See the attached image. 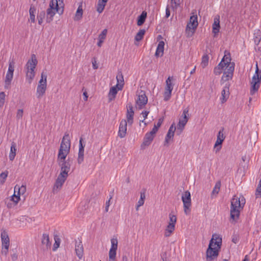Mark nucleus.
<instances>
[{"label":"nucleus","instance_id":"nucleus-1","mask_svg":"<svg viewBox=\"0 0 261 261\" xmlns=\"http://www.w3.org/2000/svg\"><path fill=\"white\" fill-rule=\"evenodd\" d=\"M70 137L69 134L66 133L62 140L58 155V161L61 167H70L69 162L65 161L70 151Z\"/></svg>","mask_w":261,"mask_h":261},{"label":"nucleus","instance_id":"nucleus-2","mask_svg":"<svg viewBox=\"0 0 261 261\" xmlns=\"http://www.w3.org/2000/svg\"><path fill=\"white\" fill-rule=\"evenodd\" d=\"M221 245L222 239L217 235L213 234L206 252L207 261H212L218 257Z\"/></svg>","mask_w":261,"mask_h":261},{"label":"nucleus","instance_id":"nucleus-3","mask_svg":"<svg viewBox=\"0 0 261 261\" xmlns=\"http://www.w3.org/2000/svg\"><path fill=\"white\" fill-rule=\"evenodd\" d=\"M246 200L243 196H234L231 200L230 218L233 220L239 219L240 211L245 205Z\"/></svg>","mask_w":261,"mask_h":261},{"label":"nucleus","instance_id":"nucleus-4","mask_svg":"<svg viewBox=\"0 0 261 261\" xmlns=\"http://www.w3.org/2000/svg\"><path fill=\"white\" fill-rule=\"evenodd\" d=\"M38 63L35 55L33 54L25 65L26 79L31 84L35 76V69Z\"/></svg>","mask_w":261,"mask_h":261},{"label":"nucleus","instance_id":"nucleus-5","mask_svg":"<svg viewBox=\"0 0 261 261\" xmlns=\"http://www.w3.org/2000/svg\"><path fill=\"white\" fill-rule=\"evenodd\" d=\"M261 82V71L259 70L257 64L256 65V69L251 82L250 94L253 95L256 92Z\"/></svg>","mask_w":261,"mask_h":261},{"label":"nucleus","instance_id":"nucleus-6","mask_svg":"<svg viewBox=\"0 0 261 261\" xmlns=\"http://www.w3.org/2000/svg\"><path fill=\"white\" fill-rule=\"evenodd\" d=\"M46 75L42 73L41 78L39 82L36 91V95L38 98H40L45 92L46 89Z\"/></svg>","mask_w":261,"mask_h":261},{"label":"nucleus","instance_id":"nucleus-7","mask_svg":"<svg viewBox=\"0 0 261 261\" xmlns=\"http://www.w3.org/2000/svg\"><path fill=\"white\" fill-rule=\"evenodd\" d=\"M181 200L184 204V212L186 215H189L190 213L191 206V194L189 191H186L184 192L181 196Z\"/></svg>","mask_w":261,"mask_h":261},{"label":"nucleus","instance_id":"nucleus-8","mask_svg":"<svg viewBox=\"0 0 261 261\" xmlns=\"http://www.w3.org/2000/svg\"><path fill=\"white\" fill-rule=\"evenodd\" d=\"M234 66L235 64L234 62L229 63V65H228V66H226L221 77V82H227L232 79L233 75Z\"/></svg>","mask_w":261,"mask_h":261},{"label":"nucleus","instance_id":"nucleus-9","mask_svg":"<svg viewBox=\"0 0 261 261\" xmlns=\"http://www.w3.org/2000/svg\"><path fill=\"white\" fill-rule=\"evenodd\" d=\"M1 241L2 246V253L7 255L10 246V239L8 232L4 230L1 232Z\"/></svg>","mask_w":261,"mask_h":261},{"label":"nucleus","instance_id":"nucleus-10","mask_svg":"<svg viewBox=\"0 0 261 261\" xmlns=\"http://www.w3.org/2000/svg\"><path fill=\"white\" fill-rule=\"evenodd\" d=\"M137 95L136 107L139 109H142L147 103V97L143 91H137Z\"/></svg>","mask_w":261,"mask_h":261},{"label":"nucleus","instance_id":"nucleus-11","mask_svg":"<svg viewBox=\"0 0 261 261\" xmlns=\"http://www.w3.org/2000/svg\"><path fill=\"white\" fill-rule=\"evenodd\" d=\"M111 248L109 252V260L115 261L116 257V251L118 248V240L116 238L111 240Z\"/></svg>","mask_w":261,"mask_h":261},{"label":"nucleus","instance_id":"nucleus-12","mask_svg":"<svg viewBox=\"0 0 261 261\" xmlns=\"http://www.w3.org/2000/svg\"><path fill=\"white\" fill-rule=\"evenodd\" d=\"M57 9L58 7H56V6L54 4V2L49 3V8L47 9L46 11V22L48 23L50 22L53 20L54 16H55L56 13H58L59 15H61L58 11Z\"/></svg>","mask_w":261,"mask_h":261},{"label":"nucleus","instance_id":"nucleus-13","mask_svg":"<svg viewBox=\"0 0 261 261\" xmlns=\"http://www.w3.org/2000/svg\"><path fill=\"white\" fill-rule=\"evenodd\" d=\"M188 113L189 109L188 108H186L183 110L182 118L179 119L177 124V130L178 131L179 130V133H180L183 130L186 124L188 121Z\"/></svg>","mask_w":261,"mask_h":261},{"label":"nucleus","instance_id":"nucleus-14","mask_svg":"<svg viewBox=\"0 0 261 261\" xmlns=\"http://www.w3.org/2000/svg\"><path fill=\"white\" fill-rule=\"evenodd\" d=\"M231 60V58L230 53L227 50H225L224 57L217 66L223 70L225 67H226V66H228V65H229V63H232Z\"/></svg>","mask_w":261,"mask_h":261},{"label":"nucleus","instance_id":"nucleus-15","mask_svg":"<svg viewBox=\"0 0 261 261\" xmlns=\"http://www.w3.org/2000/svg\"><path fill=\"white\" fill-rule=\"evenodd\" d=\"M224 128L222 127L218 132L217 136V140L215 142L214 147L216 148V152H217L221 149V144L224 140L225 137L223 134Z\"/></svg>","mask_w":261,"mask_h":261},{"label":"nucleus","instance_id":"nucleus-16","mask_svg":"<svg viewBox=\"0 0 261 261\" xmlns=\"http://www.w3.org/2000/svg\"><path fill=\"white\" fill-rule=\"evenodd\" d=\"M67 176L59 174L53 187V192H55L61 189L66 180Z\"/></svg>","mask_w":261,"mask_h":261},{"label":"nucleus","instance_id":"nucleus-17","mask_svg":"<svg viewBox=\"0 0 261 261\" xmlns=\"http://www.w3.org/2000/svg\"><path fill=\"white\" fill-rule=\"evenodd\" d=\"M75 251L79 258L82 259L84 255V247L81 240L75 241Z\"/></svg>","mask_w":261,"mask_h":261},{"label":"nucleus","instance_id":"nucleus-18","mask_svg":"<svg viewBox=\"0 0 261 261\" xmlns=\"http://www.w3.org/2000/svg\"><path fill=\"white\" fill-rule=\"evenodd\" d=\"M230 84L228 83L225 84L223 89L221 92V101L223 103L225 102L229 97Z\"/></svg>","mask_w":261,"mask_h":261},{"label":"nucleus","instance_id":"nucleus-19","mask_svg":"<svg viewBox=\"0 0 261 261\" xmlns=\"http://www.w3.org/2000/svg\"><path fill=\"white\" fill-rule=\"evenodd\" d=\"M198 24L197 14L192 13V15L191 16L190 18V22L187 24V28L189 29L195 30Z\"/></svg>","mask_w":261,"mask_h":261},{"label":"nucleus","instance_id":"nucleus-20","mask_svg":"<svg viewBox=\"0 0 261 261\" xmlns=\"http://www.w3.org/2000/svg\"><path fill=\"white\" fill-rule=\"evenodd\" d=\"M127 130V121L125 120H122L120 123L118 136L121 138L125 136Z\"/></svg>","mask_w":261,"mask_h":261},{"label":"nucleus","instance_id":"nucleus-21","mask_svg":"<svg viewBox=\"0 0 261 261\" xmlns=\"http://www.w3.org/2000/svg\"><path fill=\"white\" fill-rule=\"evenodd\" d=\"M82 141L83 139L81 138L79 142V151L77 159V161L79 164L82 163L84 161L85 145L83 144Z\"/></svg>","mask_w":261,"mask_h":261},{"label":"nucleus","instance_id":"nucleus-22","mask_svg":"<svg viewBox=\"0 0 261 261\" xmlns=\"http://www.w3.org/2000/svg\"><path fill=\"white\" fill-rule=\"evenodd\" d=\"M14 71V66L12 62H10L9 64L8 69L6 73L5 80L8 82L12 80L13 77V73Z\"/></svg>","mask_w":261,"mask_h":261},{"label":"nucleus","instance_id":"nucleus-23","mask_svg":"<svg viewBox=\"0 0 261 261\" xmlns=\"http://www.w3.org/2000/svg\"><path fill=\"white\" fill-rule=\"evenodd\" d=\"M118 88H119V87H116V85L110 88L108 93V98L109 101H112L114 100L116 97L118 91L122 90L118 89Z\"/></svg>","mask_w":261,"mask_h":261},{"label":"nucleus","instance_id":"nucleus-24","mask_svg":"<svg viewBox=\"0 0 261 261\" xmlns=\"http://www.w3.org/2000/svg\"><path fill=\"white\" fill-rule=\"evenodd\" d=\"M154 136L149 133H147L143 139V142L142 144V146H149L152 142Z\"/></svg>","mask_w":261,"mask_h":261},{"label":"nucleus","instance_id":"nucleus-25","mask_svg":"<svg viewBox=\"0 0 261 261\" xmlns=\"http://www.w3.org/2000/svg\"><path fill=\"white\" fill-rule=\"evenodd\" d=\"M165 43L163 41H159L155 55L156 57H162L164 54Z\"/></svg>","mask_w":261,"mask_h":261},{"label":"nucleus","instance_id":"nucleus-26","mask_svg":"<svg viewBox=\"0 0 261 261\" xmlns=\"http://www.w3.org/2000/svg\"><path fill=\"white\" fill-rule=\"evenodd\" d=\"M16 145L14 142H12L11 143L10 151L9 155V158L11 161H13L14 160L15 157L16 156Z\"/></svg>","mask_w":261,"mask_h":261},{"label":"nucleus","instance_id":"nucleus-27","mask_svg":"<svg viewBox=\"0 0 261 261\" xmlns=\"http://www.w3.org/2000/svg\"><path fill=\"white\" fill-rule=\"evenodd\" d=\"M50 2H54V4L56 6V7H58L57 11L60 14L63 13L64 6L63 0H51Z\"/></svg>","mask_w":261,"mask_h":261},{"label":"nucleus","instance_id":"nucleus-28","mask_svg":"<svg viewBox=\"0 0 261 261\" xmlns=\"http://www.w3.org/2000/svg\"><path fill=\"white\" fill-rule=\"evenodd\" d=\"M36 9L34 6L31 5L30 6L29 9V15L30 17L29 18V22L32 23H34L35 22V14H36Z\"/></svg>","mask_w":261,"mask_h":261},{"label":"nucleus","instance_id":"nucleus-29","mask_svg":"<svg viewBox=\"0 0 261 261\" xmlns=\"http://www.w3.org/2000/svg\"><path fill=\"white\" fill-rule=\"evenodd\" d=\"M220 28V20H219V16H218V17H215L214 18V22L213 24V33L216 35L219 32V30Z\"/></svg>","mask_w":261,"mask_h":261},{"label":"nucleus","instance_id":"nucleus-30","mask_svg":"<svg viewBox=\"0 0 261 261\" xmlns=\"http://www.w3.org/2000/svg\"><path fill=\"white\" fill-rule=\"evenodd\" d=\"M41 242L43 245L45 246L46 249L50 248L51 247V242L48 234L44 233L42 235Z\"/></svg>","mask_w":261,"mask_h":261},{"label":"nucleus","instance_id":"nucleus-31","mask_svg":"<svg viewBox=\"0 0 261 261\" xmlns=\"http://www.w3.org/2000/svg\"><path fill=\"white\" fill-rule=\"evenodd\" d=\"M117 84L116 87H119L118 89H122L124 85V79L123 76L121 72H119L117 76Z\"/></svg>","mask_w":261,"mask_h":261},{"label":"nucleus","instance_id":"nucleus-32","mask_svg":"<svg viewBox=\"0 0 261 261\" xmlns=\"http://www.w3.org/2000/svg\"><path fill=\"white\" fill-rule=\"evenodd\" d=\"M145 192L146 190H143L140 193V198L139 200L138 203L136 205V210L138 211L139 210V207L143 205L144 203V200L145 199Z\"/></svg>","mask_w":261,"mask_h":261},{"label":"nucleus","instance_id":"nucleus-33","mask_svg":"<svg viewBox=\"0 0 261 261\" xmlns=\"http://www.w3.org/2000/svg\"><path fill=\"white\" fill-rule=\"evenodd\" d=\"M147 17V13L145 11H143L140 15L138 17L137 25L138 26L142 25L145 22Z\"/></svg>","mask_w":261,"mask_h":261},{"label":"nucleus","instance_id":"nucleus-34","mask_svg":"<svg viewBox=\"0 0 261 261\" xmlns=\"http://www.w3.org/2000/svg\"><path fill=\"white\" fill-rule=\"evenodd\" d=\"M107 2L106 1L98 0L96 8V10L98 13H101L103 11Z\"/></svg>","mask_w":261,"mask_h":261},{"label":"nucleus","instance_id":"nucleus-35","mask_svg":"<svg viewBox=\"0 0 261 261\" xmlns=\"http://www.w3.org/2000/svg\"><path fill=\"white\" fill-rule=\"evenodd\" d=\"M174 229L175 226L174 225H172L171 224H168L165 230V236L166 237L170 236L172 233L174 231Z\"/></svg>","mask_w":261,"mask_h":261},{"label":"nucleus","instance_id":"nucleus-36","mask_svg":"<svg viewBox=\"0 0 261 261\" xmlns=\"http://www.w3.org/2000/svg\"><path fill=\"white\" fill-rule=\"evenodd\" d=\"M83 8H82V4L80 5L77 8V9L76 10L75 17H74V20H80L83 16Z\"/></svg>","mask_w":261,"mask_h":261},{"label":"nucleus","instance_id":"nucleus-37","mask_svg":"<svg viewBox=\"0 0 261 261\" xmlns=\"http://www.w3.org/2000/svg\"><path fill=\"white\" fill-rule=\"evenodd\" d=\"M15 193L18 192L23 195L26 192V186L25 185H21L20 186L18 185H15L14 188Z\"/></svg>","mask_w":261,"mask_h":261},{"label":"nucleus","instance_id":"nucleus-38","mask_svg":"<svg viewBox=\"0 0 261 261\" xmlns=\"http://www.w3.org/2000/svg\"><path fill=\"white\" fill-rule=\"evenodd\" d=\"M172 77L169 76L166 81V88L165 90L172 92L173 89V85L171 83V79Z\"/></svg>","mask_w":261,"mask_h":261},{"label":"nucleus","instance_id":"nucleus-39","mask_svg":"<svg viewBox=\"0 0 261 261\" xmlns=\"http://www.w3.org/2000/svg\"><path fill=\"white\" fill-rule=\"evenodd\" d=\"M261 40V32L260 30H257L254 34V41L255 44L258 45Z\"/></svg>","mask_w":261,"mask_h":261},{"label":"nucleus","instance_id":"nucleus-40","mask_svg":"<svg viewBox=\"0 0 261 261\" xmlns=\"http://www.w3.org/2000/svg\"><path fill=\"white\" fill-rule=\"evenodd\" d=\"M145 33V30L144 29H141L139 30V31L138 32V33L136 34V35L135 37V40L136 41H139L141 40L144 35Z\"/></svg>","mask_w":261,"mask_h":261},{"label":"nucleus","instance_id":"nucleus-41","mask_svg":"<svg viewBox=\"0 0 261 261\" xmlns=\"http://www.w3.org/2000/svg\"><path fill=\"white\" fill-rule=\"evenodd\" d=\"M209 57L207 54H204L202 57L201 66L203 68L207 66L208 63Z\"/></svg>","mask_w":261,"mask_h":261},{"label":"nucleus","instance_id":"nucleus-42","mask_svg":"<svg viewBox=\"0 0 261 261\" xmlns=\"http://www.w3.org/2000/svg\"><path fill=\"white\" fill-rule=\"evenodd\" d=\"M8 175V171H5L0 174V185H3Z\"/></svg>","mask_w":261,"mask_h":261},{"label":"nucleus","instance_id":"nucleus-43","mask_svg":"<svg viewBox=\"0 0 261 261\" xmlns=\"http://www.w3.org/2000/svg\"><path fill=\"white\" fill-rule=\"evenodd\" d=\"M55 239V243L53 246V250L54 251H55L57 250V249L59 247L60 244V238L57 236H55L54 237Z\"/></svg>","mask_w":261,"mask_h":261},{"label":"nucleus","instance_id":"nucleus-44","mask_svg":"<svg viewBox=\"0 0 261 261\" xmlns=\"http://www.w3.org/2000/svg\"><path fill=\"white\" fill-rule=\"evenodd\" d=\"M108 33L107 29H104L101 33L98 35V40L104 41L106 38L107 34Z\"/></svg>","mask_w":261,"mask_h":261},{"label":"nucleus","instance_id":"nucleus-45","mask_svg":"<svg viewBox=\"0 0 261 261\" xmlns=\"http://www.w3.org/2000/svg\"><path fill=\"white\" fill-rule=\"evenodd\" d=\"M256 198L261 197V179L259 181L257 188L255 191Z\"/></svg>","mask_w":261,"mask_h":261},{"label":"nucleus","instance_id":"nucleus-46","mask_svg":"<svg viewBox=\"0 0 261 261\" xmlns=\"http://www.w3.org/2000/svg\"><path fill=\"white\" fill-rule=\"evenodd\" d=\"M70 167H61V172L60 173V174L63 175L64 176H67L68 175V173L70 171Z\"/></svg>","mask_w":261,"mask_h":261},{"label":"nucleus","instance_id":"nucleus-47","mask_svg":"<svg viewBox=\"0 0 261 261\" xmlns=\"http://www.w3.org/2000/svg\"><path fill=\"white\" fill-rule=\"evenodd\" d=\"M6 94L4 92H0V108L3 107L5 102Z\"/></svg>","mask_w":261,"mask_h":261},{"label":"nucleus","instance_id":"nucleus-48","mask_svg":"<svg viewBox=\"0 0 261 261\" xmlns=\"http://www.w3.org/2000/svg\"><path fill=\"white\" fill-rule=\"evenodd\" d=\"M169 220L170 222L169 224H171L172 225H174L175 226L177 220L176 216L170 213L169 214Z\"/></svg>","mask_w":261,"mask_h":261},{"label":"nucleus","instance_id":"nucleus-49","mask_svg":"<svg viewBox=\"0 0 261 261\" xmlns=\"http://www.w3.org/2000/svg\"><path fill=\"white\" fill-rule=\"evenodd\" d=\"M220 187H221V182L220 181L217 182L214 188L213 189V190L212 191V193L213 194H217L219 193V190H220Z\"/></svg>","mask_w":261,"mask_h":261},{"label":"nucleus","instance_id":"nucleus-50","mask_svg":"<svg viewBox=\"0 0 261 261\" xmlns=\"http://www.w3.org/2000/svg\"><path fill=\"white\" fill-rule=\"evenodd\" d=\"M171 92L169 91L165 90L164 93V100L165 101H168L171 97Z\"/></svg>","mask_w":261,"mask_h":261},{"label":"nucleus","instance_id":"nucleus-51","mask_svg":"<svg viewBox=\"0 0 261 261\" xmlns=\"http://www.w3.org/2000/svg\"><path fill=\"white\" fill-rule=\"evenodd\" d=\"M174 135V134L168 131V133L165 137V143L168 144L169 143V140L171 138H173Z\"/></svg>","mask_w":261,"mask_h":261},{"label":"nucleus","instance_id":"nucleus-52","mask_svg":"<svg viewBox=\"0 0 261 261\" xmlns=\"http://www.w3.org/2000/svg\"><path fill=\"white\" fill-rule=\"evenodd\" d=\"M23 115V111L22 109H18L16 113V119L17 120H19L20 119H22Z\"/></svg>","mask_w":261,"mask_h":261},{"label":"nucleus","instance_id":"nucleus-53","mask_svg":"<svg viewBox=\"0 0 261 261\" xmlns=\"http://www.w3.org/2000/svg\"><path fill=\"white\" fill-rule=\"evenodd\" d=\"M127 108V119L128 122L130 120V104L127 103L126 105Z\"/></svg>","mask_w":261,"mask_h":261},{"label":"nucleus","instance_id":"nucleus-54","mask_svg":"<svg viewBox=\"0 0 261 261\" xmlns=\"http://www.w3.org/2000/svg\"><path fill=\"white\" fill-rule=\"evenodd\" d=\"M16 193H14V194L11 196V200L13 201L15 204H17L20 200L19 196H16Z\"/></svg>","mask_w":261,"mask_h":261},{"label":"nucleus","instance_id":"nucleus-55","mask_svg":"<svg viewBox=\"0 0 261 261\" xmlns=\"http://www.w3.org/2000/svg\"><path fill=\"white\" fill-rule=\"evenodd\" d=\"M45 15V13L44 12H42V13H41L38 16H37V18H38V23L40 24V25H41L42 22H43V17Z\"/></svg>","mask_w":261,"mask_h":261},{"label":"nucleus","instance_id":"nucleus-56","mask_svg":"<svg viewBox=\"0 0 261 261\" xmlns=\"http://www.w3.org/2000/svg\"><path fill=\"white\" fill-rule=\"evenodd\" d=\"M222 72V70L219 67H215L214 69V73L216 75H220Z\"/></svg>","mask_w":261,"mask_h":261},{"label":"nucleus","instance_id":"nucleus-57","mask_svg":"<svg viewBox=\"0 0 261 261\" xmlns=\"http://www.w3.org/2000/svg\"><path fill=\"white\" fill-rule=\"evenodd\" d=\"M163 121H164V118H160V119H159L158 122L156 123H155L154 124V125L156 126V127L158 128H159L161 126L162 124L163 123Z\"/></svg>","mask_w":261,"mask_h":261},{"label":"nucleus","instance_id":"nucleus-58","mask_svg":"<svg viewBox=\"0 0 261 261\" xmlns=\"http://www.w3.org/2000/svg\"><path fill=\"white\" fill-rule=\"evenodd\" d=\"M176 130V127L175 126L174 123H173L171 124V125L170 126L169 129L168 130V132L172 133V134H174V132Z\"/></svg>","mask_w":261,"mask_h":261},{"label":"nucleus","instance_id":"nucleus-59","mask_svg":"<svg viewBox=\"0 0 261 261\" xmlns=\"http://www.w3.org/2000/svg\"><path fill=\"white\" fill-rule=\"evenodd\" d=\"M239 238L237 235H233L232 237V242L235 244L239 242Z\"/></svg>","mask_w":261,"mask_h":261},{"label":"nucleus","instance_id":"nucleus-60","mask_svg":"<svg viewBox=\"0 0 261 261\" xmlns=\"http://www.w3.org/2000/svg\"><path fill=\"white\" fill-rule=\"evenodd\" d=\"M158 129H159V128H158L156 127V126L154 125L152 130L150 132H149V133L155 136V135L156 133V132H158Z\"/></svg>","mask_w":261,"mask_h":261},{"label":"nucleus","instance_id":"nucleus-61","mask_svg":"<svg viewBox=\"0 0 261 261\" xmlns=\"http://www.w3.org/2000/svg\"><path fill=\"white\" fill-rule=\"evenodd\" d=\"M11 81H10L9 82H8L7 80H5V88L6 89H8L10 88V85L11 84Z\"/></svg>","mask_w":261,"mask_h":261},{"label":"nucleus","instance_id":"nucleus-62","mask_svg":"<svg viewBox=\"0 0 261 261\" xmlns=\"http://www.w3.org/2000/svg\"><path fill=\"white\" fill-rule=\"evenodd\" d=\"M112 198V197H111L110 198V199L106 201V206H105V211L106 212H108L109 211V206H110V199Z\"/></svg>","mask_w":261,"mask_h":261},{"label":"nucleus","instance_id":"nucleus-63","mask_svg":"<svg viewBox=\"0 0 261 261\" xmlns=\"http://www.w3.org/2000/svg\"><path fill=\"white\" fill-rule=\"evenodd\" d=\"M148 113L149 112L147 111H144L142 112L141 114L143 115L144 118V119L142 120V122H144V120L147 118Z\"/></svg>","mask_w":261,"mask_h":261},{"label":"nucleus","instance_id":"nucleus-64","mask_svg":"<svg viewBox=\"0 0 261 261\" xmlns=\"http://www.w3.org/2000/svg\"><path fill=\"white\" fill-rule=\"evenodd\" d=\"M170 15V9H169V8L168 6H167L166 8V15H165V17L166 18H168L169 17Z\"/></svg>","mask_w":261,"mask_h":261}]
</instances>
